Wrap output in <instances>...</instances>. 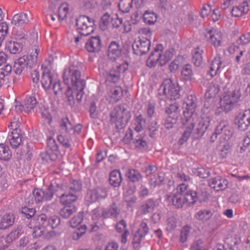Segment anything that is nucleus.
<instances>
[{
  "label": "nucleus",
  "instance_id": "obj_1",
  "mask_svg": "<svg viewBox=\"0 0 250 250\" xmlns=\"http://www.w3.org/2000/svg\"><path fill=\"white\" fill-rule=\"evenodd\" d=\"M196 104L194 97L188 96L183 104V112L181 117V123L185 129L182 137L179 140L180 145H183L189 138L193 129L198 136H203L210 124L208 117L198 119L195 112Z\"/></svg>",
  "mask_w": 250,
  "mask_h": 250
},
{
  "label": "nucleus",
  "instance_id": "obj_2",
  "mask_svg": "<svg viewBox=\"0 0 250 250\" xmlns=\"http://www.w3.org/2000/svg\"><path fill=\"white\" fill-rule=\"evenodd\" d=\"M62 190V187L59 184L56 185L51 183L48 188L44 191L41 189H35L28 198L25 199V203L29 205H34L35 203H40L44 201H49L52 199L54 195L59 196L58 192Z\"/></svg>",
  "mask_w": 250,
  "mask_h": 250
},
{
  "label": "nucleus",
  "instance_id": "obj_3",
  "mask_svg": "<svg viewBox=\"0 0 250 250\" xmlns=\"http://www.w3.org/2000/svg\"><path fill=\"white\" fill-rule=\"evenodd\" d=\"M42 74L41 80L42 86L48 92L53 91L55 95L62 92V87L60 81L54 78L50 72V66L49 62L47 64H42Z\"/></svg>",
  "mask_w": 250,
  "mask_h": 250
},
{
  "label": "nucleus",
  "instance_id": "obj_4",
  "mask_svg": "<svg viewBox=\"0 0 250 250\" xmlns=\"http://www.w3.org/2000/svg\"><path fill=\"white\" fill-rule=\"evenodd\" d=\"M81 77L80 66L77 61L70 62L64 69L63 79L66 84H71L72 87L79 84L82 87L83 83L85 82L81 79Z\"/></svg>",
  "mask_w": 250,
  "mask_h": 250
},
{
  "label": "nucleus",
  "instance_id": "obj_5",
  "mask_svg": "<svg viewBox=\"0 0 250 250\" xmlns=\"http://www.w3.org/2000/svg\"><path fill=\"white\" fill-rule=\"evenodd\" d=\"M181 87L177 82L170 79L165 80L161 84L159 92L161 100H175L180 98Z\"/></svg>",
  "mask_w": 250,
  "mask_h": 250
},
{
  "label": "nucleus",
  "instance_id": "obj_6",
  "mask_svg": "<svg viewBox=\"0 0 250 250\" xmlns=\"http://www.w3.org/2000/svg\"><path fill=\"white\" fill-rule=\"evenodd\" d=\"M162 45L159 44L155 50L152 52L147 61V65L150 67L157 64L160 66L166 64L173 57L174 50L172 48L167 50L164 53L162 52Z\"/></svg>",
  "mask_w": 250,
  "mask_h": 250
},
{
  "label": "nucleus",
  "instance_id": "obj_7",
  "mask_svg": "<svg viewBox=\"0 0 250 250\" xmlns=\"http://www.w3.org/2000/svg\"><path fill=\"white\" fill-rule=\"evenodd\" d=\"M240 96L239 91L236 90L226 93L221 99L219 106L215 110V114L219 116L223 112L227 113L230 111Z\"/></svg>",
  "mask_w": 250,
  "mask_h": 250
},
{
  "label": "nucleus",
  "instance_id": "obj_8",
  "mask_svg": "<svg viewBox=\"0 0 250 250\" xmlns=\"http://www.w3.org/2000/svg\"><path fill=\"white\" fill-rule=\"evenodd\" d=\"M93 20L85 16H80L76 21L77 30L83 36H87L93 32Z\"/></svg>",
  "mask_w": 250,
  "mask_h": 250
},
{
  "label": "nucleus",
  "instance_id": "obj_9",
  "mask_svg": "<svg viewBox=\"0 0 250 250\" xmlns=\"http://www.w3.org/2000/svg\"><path fill=\"white\" fill-rule=\"evenodd\" d=\"M120 213V209L113 203L108 209H104L102 208H97L92 211V218L96 220L98 217L108 218L117 217Z\"/></svg>",
  "mask_w": 250,
  "mask_h": 250
},
{
  "label": "nucleus",
  "instance_id": "obj_10",
  "mask_svg": "<svg viewBox=\"0 0 250 250\" xmlns=\"http://www.w3.org/2000/svg\"><path fill=\"white\" fill-rule=\"evenodd\" d=\"M205 36L208 42L215 48L221 46L224 41L223 33L217 29L211 28L208 30Z\"/></svg>",
  "mask_w": 250,
  "mask_h": 250
},
{
  "label": "nucleus",
  "instance_id": "obj_11",
  "mask_svg": "<svg viewBox=\"0 0 250 250\" xmlns=\"http://www.w3.org/2000/svg\"><path fill=\"white\" fill-rule=\"evenodd\" d=\"M234 123L239 131L247 130L250 125V109L239 113L235 117Z\"/></svg>",
  "mask_w": 250,
  "mask_h": 250
},
{
  "label": "nucleus",
  "instance_id": "obj_12",
  "mask_svg": "<svg viewBox=\"0 0 250 250\" xmlns=\"http://www.w3.org/2000/svg\"><path fill=\"white\" fill-rule=\"evenodd\" d=\"M85 83H83L82 87L79 85L73 86L72 87H68L65 95L67 98V100L70 105H73L74 104V94L76 95L77 100L78 102H80L83 96V90L85 87Z\"/></svg>",
  "mask_w": 250,
  "mask_h": 250
},
{
  "label": "nucleus",
  "instance_id": "obj_13",
  "mask_svg": "<svg viewBox=\"0 0 250 250\" xmlns=\"http://www.w3.org/2000/svg\"><path fill=\"white\" fill-rule=\"evenodd\" d=\"M150 41L145 38L136 40L132 44L135 53L140 55L147 52L150 49Z\"/></svg>",
  "mask_w": 250,
  "mask_h": 250
},
{
  "label": "nucleus",
  "instance_id": "obj_14",
  "mask_svg": "<svg viewBox=\"0 0 250 250\" xmlns=\"http://www.w3.org/2000/svg\"><path fill=\"white\" fill-rule=\"evenodd\" d=\"M107 195V191L105 188H97L89 191L86 194L85 199L88 203H92L104 199Z\"/></svg>",
  "mask_w": 250,
  "mask_h": 250
},
{
  "label": "nucleus",
  "instance_id": "obj_15",
  "mask_svg": "<svg viewBox=\"0 0 250 250\" xmlns=\"http://www.w3.org/2000/svg\"><path fill=\"white\" fill-rule=\"evenodd\" d=\"M215 134V137L218 135H221L223 139L228 140L232 136L233 130L227 122L222 121L217 125Z\"/></svg>",
  "mask_w": 250,
  "mask_h": 250
},
{
  "label": "nucleus",
  "instance_id": "obj_16",
  "mask_svg": "<svg viewBox=\"0 0 250 250\" xmlns=\"http://www.w3.org/2000/svg\"><path fill=\"white\" fill-rule=\"evenodd\" d=\"M226 66L225 62L221 60V57L217 56L212 61L208 74L212 77L220 73Z\"/></svg>",
  "mask_w": 250,
  "mask_h": 250
},
{
  "label": "nucleus",
  "instance_id": "obj_17",
  "mask_svg": "<svg viewBox=\"0 0 250 250\" xmlns=\"http://www.w3.org/2000/svg\"><path fill=\"white\" fill-rule=\"evenodd\" d=\"M37 101L34 97H26L22 102V104L16 106V110L24 111L26 113H29L36 106Z\"/></svg>",
  "mask_w": 250,
  "mask_h": 250
},
{
  "label": "nucleus",
  "instance_id": "obj_18",
  "mask_svg": "<svg viewBox=\"0 0 250 250\" xmlns=\"http://www.w3.org/2000/svg\"><path fill=\"white\" fill-rule=\"evenodd\" d=\"M221 81L220 79H216L210 84L205 94L207 100L212 101L216 94L219 92L221 88Z\"/></svg>",
  "mask_w": 250,
  "mask_h": 250
},
{
  "label": "nucleus",
  "instance_id": "obj_19",
  "mask_svg": "<svg viewBox=\"0 0 250 250\" xmlns=\"http://www.w3.org/2000/svg\"><path fill=\"white\" fill-rule=\"evenodd\" d=\"M102 42L99 36L91 37L86 42L85 45L89 52H97L101 50Z\"/></svg>",
  "mask_w": 250,
  "mask_h": 250
},
{
  "label": "nucleus",
  "instance_id": "obj_20",
  "mask_svg": "<svg viewBox=\"0 0 250 250\" xmlns=\"http://www.w3.org/2000/svg\"><path fill=\"white\" fill-rule=\"evenodd\" d=\"M123 96L122 89L120 86H111L107 91V100L110 103H114L119 101Z\"/></svg>",
  "mask_w": 250,
  "mask_h": 250
},
{
  "label": "nucleus",
  "instance_id": "obj_21",
  "mask_svg": "<svg viewBox=\"0 0 250 250\" xmlns=\"http://www.w3.org/2000/svg\"><path fill=\"white\" fill-rule=\"evenodd\" d=\"M228 184V181L220 176L210 179L208 182L209 186L216 191L225 189Z\"/></svg>",
  "mask_w": 250,
  "mask_h": 250
},
{
  "label": "nucleus",
  "instance_id": "obj_22",
  "mask_svg": "<svg viewBox=\"0 0 250 250\" xmlns=\"http://www.w3.org/2000/svg\"><path fill=\"white\" fill-rule=\"evenodd\" d=\"M155 206V203L153 200L149 199L146 200L138 208L137 215L141 216L152 212L154 210Z\"/></svg>",
  "mask_w": 250,
  "mask_h": 250
},
{
  "label": "nucleus",
  "instance_id": "obj_23",
  "mask_svg": "<svg viewBox=\"0 0 250 250\" xmlns=\"http://www.w3.org/2000/svg\"><path fill=\"white\" fill-rule=\"evenodd\" d=\"M121 55V50L118 43L112 42L108 47V57L112 61H115Z\"/></svg>",
  "mask_w": 250,
  "mask_h": 250
},
{
  "label": "nucleus",
  "instance_id": "obj_24",
  "mask_svg": "<svg viewBox=\"0 0 250 250\" xmlns=\"http://www.w3.org/2000/svg\"><path fill=\"white\" fill-rule=\"evenodd\" d=\"M148 229L147 224L145 222H142L140 226V228L134 235L133 239V244L139 245L142 240V238L145 236L147 233Z\"/></svg>",
  "mask_w": 250,
  "mask_h": 250
},
{
  "label": "nucleus",
  "instance_id": "obj_25",
  "mask_svg": "<svg viewBox=\"0 0 250 250\" xmlns=\"http://www.w3.org/2000/svg\"><path fill=\"white\" fill-rule=\"evenodd\" d=\"M28 57L26 56H23L17 60L14 65V71L17 74H20L22 71L27 66Z\"/></svg>",
  "mask_w": 250,
  "mask_h": 250
},
{
  "label": "nucleus",
  "instance_id": "obj_26",
  "mask_svg": "<svg viewBox=\"0 0 250 250\" xmlns=\"http://www.w3.org/2000/svg\"><path fill=\"white\" fill-rule=\"evenodd\" d=\"M166 112L169 117L171 118V122L172 124H175L176 122L180 112V109L178 104L175 103L173 104H170V106L166 109Z\"/></svg>",
  "mask_w": 250,
  "mask_h": 250
},
{
  "label": "nucleus",
  "instance_id": "obj_27",
  "mask_svg": "<svg viewBox=\"0 0 250 250\" xmlns=\"http://www.w3.org/2000/svg\"><path fill=\"white\" fill-rule=\"evenodd\" d=\"M249 5L247 1H244L238 6L233 7L231 10L232 15L234 17H241L249 11Z\"/></svg>",
  "mask_w": 250,
  "mask_h": 250
},
{
  "label": "nucleus",
  "instance_id": "obj_28",
  "mask_svg": "<svg viewBox=\"0 0 250 250\" xmlns=\"http://www.w3.org/2000/svg\"><path fill=\"white\" fill-rule=\"evenodd\" d=\"M15 221V217L13 213L4 214L0 221V229H4L12 226Z\"/></svg>",
  "mask_w": 250,
  "mask_h": 250
},
{
  "label": "nucleus",
  "instance_id": "obj_29",
  "mask_svg": "<svg viewBox=\"0 0 250 250\" xmlns=\"http://www.w3.org/2000/svg\"><path fill=\"white\" fill-rule=\"evenodd\" d=\"M23 45L21 42L10 41L6 43V49L12 54L20 53L22 49Z\"/></svg>",
  "mask_w": 250,
  "mask_h": 250
},
{
  "label": "nucleus",
  "instance_id": "obj_30",
  "mask_svg": "<svg viewBox=\"0 0 250 250\" xmlns=\"http://www.w3.org/2000/svg\"><path fill=\"white\" fill-rule=\"evenodd\" d=\"M125 109L117 107L114 108L111 113V121L114 123H121L124 116Z\"/></svg>",
  "mask_w": 250,
  "mask_h": 250
},
{
  "label": "nucleus",
  "instance_id": "obj_31",
  "mask_svg": "<svg viewBox=\"0 0 250 250\" xmlns=\"http://www.w3.org/2000/svg\"><path fill=\"white\" fill-rule=\"evenodd\" d=\"M122 181V178L119 170H114L111 172L110 174L109 182L112 186L114 187L119 186Z\"/></svg>",
  "mask_w": 250,
  "mask_h": 250
},
{
  "label": "nucleus",
  "instance_id": "obj_32",
  "mask_svg": "<svg viewBox=\"0 0 250 250\" xmlns=\"http://www.w3.org/2000/svg\"><path fill=\"white\" fill-rule=\"evenodd\" d=\"M61 204L64 205L69 206L77 199V196L72 193H65L60 196Z\"/></svg>",
  "mask_w": 250,
  "mask_h": 250
},
{
  "label": "nucleus",
  "instance_id": "obj_33",
  "mask_svg": "<svg viewBox=\"0 0 250 250\" xmlns=\"http://www.w3.org/2000/svg\"><path fill=\"white\" fill-rule=\"evenodd\" d=\"M181 77L185 81H190L193 78V73L190 64L184 65L181 70Z\"/></svg>",
  "mask_w": 250,
  "mask_h": 250
},
{
  "label": "nucleus",
  "instance_id": "obj_34",
  "mask_svg": "<svg viewBox=\"0 0 250 250\" xmlns=\"http://www.w3.org/2000/svg\"><path fill=\"white\" fill-rule=\"evenodd\" d=\"M29 21L28 15L26 13H20L14 16L12 19V23L15 25H22L27 23Z\"/></svg>",
  "mask_w": 250,
  "mask_h": 250
},
{
  "label": "nucleus",
  "instance_id": "obj_35",
  "mask_svg": "<svg viewBox=\"0 0 250 250\" xmlns=\"http://www.w3.org/2000/svg\"><path fill=\"white\" fill-rule=\"evenodd\" d=\"M21 132H11V134L8 136L9 142L13 148L18 147L21 142Z\"/></svg>",
  "mask_w": 250,
  "mask_h": 250
},
{
  "label": "nucleus",
  "instance_id": "obj_36",
  "mask_svg": "<svg viewBox=\"0 0 250 250\" xmlns=\"http://www.w3.org/2000/svg\"><path fill=\"white\" fill-rule=\"evenodd\" d=\"M212 215L209 210H201L195 215V218L202 222H206L209 220Z\"/></svg>",
  "mask_w": 250,
  "mask_h": 250
},
{
  "label": "nucleus",
  "instance_id": "obj_37",
  "mask_svg": "<svg viewBox=\"0 0 250 250\" xmlns=\"http://www.w3.org/2000/svg\"><path fill=\"white\" fill-rule=\"evenodd\" d=\"M203 52V50L199 47L194 48L192 51V62L196 66H200L202 62Z\"/></svg>",
  "mask_w": 250,
  "mask_h": 250
},
{
  "label": "nucleus",
  "instance_id": "obj_38",
  "mask_svg": "<svg viewBox=\"0 0 250 250\" xmlns=\"http://www.w3.org/2000/svg\"><path fill=\"white\" fill-rule=\"evenodd\" d=\"M193 171L197 176L202 178H206L211 175L214 171V169L213 168L199 167L194 169Z\"/></svg>",
  "mask_w": 250,
  "mask_h": 250
},
{
  "label": "nucleus",
  "instance_id": "obj_39",
  "mask_svg": "<svg viewBox=\"0 0 250 250\" xmlns=\"http://www.w3.org/2000/svg\"><path fill=\"white\" fill-rule=\"evenodd\" d=\"M12 156L9 147L3 144H0V160L7 161Z\"/></svg>",
  "mask_w": 250,
  "mask_h": 250
},
{
  "label": "nucleus",
  "instance_id": "obj_40",
  "mask_svg": "<svg viewBox=\"0 0 250 250\" xmlns=\"http://www.w3.org/2000/svg\"><path fill=\"white\" fill-rule=\"evenodd\" d=\"M144 22L148 24H154L157 20V15L153 12L146 11L143 15Z\"/></svg>",
  "mask_w": 250,
  "mask_h": 250
},
{
  "label": "nucleus",
  "instance_id": "obj_41",
  "mask_svg": "<svg viewBox=\"0 0 250 250\" xmlns=\"http://www.w3.org/2000/svg\"><path fill=\"white\" fill-rule=\"evenodd\" d=\"M120 78L119 72L113 69L106 73V79L107 82L115 83L118 82Z\"/></svg>",
  "mask_w": 250,
  "mask_h": 250
},
{
  "label": "nucleus",
  "instance_id": "obj_42",
  "mask_svg": "<svg viewBox=\"0 0 250 250\" xmlns=\"http://www.w3.org/2000/svg\"><path fill=\"white\" fill-rule=\"evenodd\" d=\"M184 198L186 205L193 204L197 199L196 192L192 190H188L184 194Z\"/></svg>",
  "mask_w": 250,
  "mask_h": 250
},
{
  "label": "nucleus",
  "instance_id": "obj_43",
  "mask_svg": "<svg viewBox=\"0 0 250 250\" xmlns=\"http://www.w3.org/2000/svg\"><path fill=\"white\" fill-rule=\"evenodd\" d=\"M65 206L61 209L60 214L63 218H68L71 215L76 211L77 209L74 206Z\"/></svg>",
  "mask_w": 250,
  "mask_h": 250
},
{
  "label": "nucleus",
  "instance_id": "obj_44",
  "mask_svg": "<svg viewBox=\"0 0 250 250\" xmlns=\"http://www.w3.org/2000/svg\"><path fill=\"white\" fill-rule=\"evenodd\" d=\"M133 1V0H120L118 4L120 10L123 13L129 12L132 7Z\"/></svg>",
  "mask_w": 250,
  "mask_h": 250
},
{
  "label": "nucleus",
  "instance_id": "obj_45",
  "mask_svg": "<svg viewBox=\"0 0 250 250\" xmlns=\"http://www.w3.org/2000/svg\"><path fill=\"white\" fill-rule=\"evenodd\" d=\"M146 119L142 115H139L135 119L134 129L137 132H140L145 126Z\"/></svg>",
  "mask_w": 250,
  "mask_h": 250
},
{
  "label": "nucleus",
  "instance_id": "obj_46",
  "mask_svg": "<svg viewBox=\"0 0 250 250\" xmlns=\"http://www.w3.org/2000/svg\"><path fill=\"white\" fill-rule=\"evenodd\" d=\"M126 176L133 182H138L142 178L140 172L134 169H129L126 173Z\"/></svg>",
  "mask_w": 250,
  "mask_h": 250
},
{
  "label": "nucleus",
  "instance_id": "obj_47",
  "mask_svg": "<svg viewBox=\"0 0 250 250\" xmlns=\"http://www.w3.org/2000/svg\"><path fill=\"white\" fill-rule=\"evenodd\" d=\"M173 205L177 208H180L185 204L184 196L182 194L173 193L172 196Z\"/></svg>",
  "mask_w": 250,
  "mask_h": 250
},
{
  "label": "nucleus",
  "instance_id": "obj_48",
  "mask_svg": "<svg viewBox=\"0 0 250 250\" xmlns=\"http://www.w3.org/2000/svg\"><path fill=\"white\" fill-rule=\"evenodd\" d=\"M250 145V131H248L239 145V152L244 153Z\"/></svg>",
  "mask_w": 250,
  "mask_h": 250
},
{
  "label": "nucleus",
  "instance_id": "obj_49",
  "mask_svg": "<svg viewBox=\"0 0 250 250\" xmlns=\"http://www.w3.org/2000/svg\"><path fill=\"white\" fill-rule=\"evenodd\" d=\"M20 116L17 114L15 115L12 119L11 120L9 127L12 130L11 132H21L19 128L21 123L19 122Z\"/></svg>",
  "mask_w": 250,
  "mask_h": 250
},
{
  "label": "nucleus",
  "instance_id": "obj_50",
  "mask_svg": "<svg viewBox=\"0 0 250 250\" xmlns=\"http://www.w3.org/2000/svg\"><path fill=\"white\" fill-rule=\"evenodd\" d=\"M68 5L66 3H63L59 7L58 9V19L59 20H63L66 18L68 13Z\"/></svg>",
  "mask_w": 250,
  "mask_h": 250
},
{
  "label": "nucleus",
  "instance_id": "obj_51",
  "mask_svg": "<svg viewBox=\"0 0 250 250\" xmlns=\"http://www.w3.org/2000/svg\"><path fill=\"white\" fill-rule=\"evenodd\" d=\"M35 51L32 52L29 56H26L28 57L27 63L29 67H33L37 62L38 55L39 50L35 48Z\"/></svg>",
  "mask_w": 250,
  "mask_h": 250
},
{
  "label": "nucleus",
  "instance_id": "obj_52",
  "mask_svg": "<svg viewBox=\"0 0 250 250\" xmlns=\"http://www.w3.org/2000/svg\"><path fill=\"white\" fill-rule=\"evenodd\" d=\"M60 126L61 129L64 130L66 132H69L73 129V125L67 118H65L62 120Z\"/></svg>",
  "mask_w": 250,
  "mask_h": 250
},
{
  "label": "nucleus",
  "instance_id": "obj_53",
  "mask_svg": "<svg viewBox=\"0 0 250 250\" xmlns=\"http://www.w3.org/2000/svg\"><path fill=\"white\" fill-rule=\"evenodd\" d=\"M83 219V212H80L75 216L70 221V226L72 228H76L80 225Z\"/></svg>",
  "mask_w": 250,
  "mask_h": 250
},
{
  "label": "nucleus",
  "instance_id": "obj_54",
  "mask_svg": "<svg viewBox=\"0 0 250 250\" xmlns=\"http://www.w3.org/2000/svg\"><path fill=\"white\" fill-rule=\"evenodd\" d=\"M8 26L6 22L0 24V46L8 34Z\"/></svg>",
  "mask_w": 250,
  "mask_h": 250
},
{
  "label": "nucleus",
  "instance_id": "obj_55",
  "mask_svg": "<svg viewBox=\"0 0 250 250\" xmlns=\"http://www.w3.org/2000/svg\"><path fill=\"white\" fill-rule=\"evenodd\" d=\"M47 148L48 150L53 152L57 151L58 149V146L55 140L52 137H50L47 140Z\"/></svg>",
  "mask_w": 250,
  "mask_h": 250
},
{
  "label": "nucleus",
  "instance_id": "obj_56",
  "mask_svg": "<svg viewBox=\"0 0 250 250\" xmlns=\"http://www.w3.org/2000/svg\"><path fill=\"white\" fill-rule=\"evenodd\" d=\"M49 225L52 228L58 227L61 223L60 217L57 215L51 216L48 221Z\"/></svg>",
  "mask_w": 250,
  "mask_h": 250
},
{
  "label": "nucleus",
  "instance_id": "obj_57",
  "mask_svg": "<svg viewBox=\"0 0 250 250\" xmlns=\"http://www.w3.org/2000/svg\"><path fill=\"white\" fill-rule=\"evenodd\" d=\"M86 231V226L85 225L81 226L75 231H74L72 235L73 239L77 240L79 239L83 234L85 233Z\"/></svg>",
  "mask_w": 250,
  "mask_h": 250
},
{
  "label": "nucleus",
  "instance_id": "obj_58",
  "mask_svg": "<svg viewBox=\"0 0 250 250\" xmlns=\"http://www.w3.org/2000/svg\"><path fill=\"white\" fill-rule=\"evenodd\" d=\"M123 23V21L117 14H113L111 16V24L113 27L118 28Z\"/></svg>",
  "mask_w": 250,
  "mask_h": 250
},
{
  "label": "nucleus",
  "instance_id": "obj_59",
  "mask_svg": "<svg viewBox=\"0 0 250 250\" xmlns=\"http://www.w3.org/2000/svg\"><path fill=\"white\" fill-rule=\"evenodd\" d=\"M111 22V16L107 13H104L101 18V24H103L105 28L110 25Z\"/></svg>",
  "mask_w": 250,
  "mask_h": 250
},
{
  "label": "nucleus",
  "instance_id": "obj_60",
  "mask_svg": "<svg viewBox=\"0 0 250 250\" xmlns=\"http://www.w3.org/2000/svg\"><path fill=\"white\" fill-rule=\"evenodd\" d=\"M164 178L163 176L156 175L153 178H151L150 183L151 186L156 187L160 185L163 182Z\"/></svg>",
  "mask_w": 250,
  "mask_h": 250
},
{
  "label": "nucleus",
  "instance_id": "obj_61",
  "mask_svg": "<svg viewBox=\"0 0 250 250\" xmlns=\"http://www.w3.org/2000/svg\"><path fill=\"white\" fill-rule=\"evenodd\" d=\"M237 43L245 44L250 42V32L242 35L237 41Z\"/></svg>",
  "mask_w": 250,
  "mask_h": 250
},
{
  "label": "nucleus",
  "instance_id": "obj_62",
  "mask_svg": "<svg viewBox=\"0 0 250 250\" xmlns=\"http://www.w3.org/2000/svg\"><path fill=\"white\" fill-rule=\"evenodd\" d=\"M176 221L173 217H169L167 220V229L168 231L173 230L176 227Z\"/></svg>",
  "mask_w": 250,
  "mask_h": 250
},
{
  "label": "nucleus",
  "instance_id": "obj_63",
  "mask_svg": "<svg viewBox=\"0 0 250 250\" xmlns=\"http://www.w3.org/2000/svg\"><path fill=\"white\" fill-rule=\"evenodd\" d=\"M134 143L135 146L139 148H144L146 146L147 143L143 137H139L136 138Z\"/></svg>",
  "mask_w": 250,
  "mask_h": 250
},
{
  "label": "nucleus",
  "instance_id": "obj_64",
  "mask_svg": "<svg viewBox=\"0 0 250 250\" xmlns=\"http://www.w3.org/2000/svg\"><path fill=\"white\" fill-rule=\"evenodd\" d=\"M202 243L201 240L194 242L191 245V250H207Z\"/></svg>",
  "mask_w": 250,
  "mask_h": 250
}]
</instances>
